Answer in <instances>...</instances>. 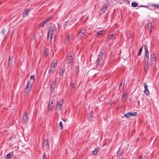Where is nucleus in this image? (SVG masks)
Instances as JSON below:
<instances>
[{
    "instance_id": "nucleus-25",
    "label": "nucleus",
    "mask_w": 159,
    "mask_h": 159,
    "mask_svg": "<svg viewBox=\"0 0 159 159\" xmlns=\"http://www.w3.org/2000/svg\"><path fill=\"white\" fill-rule=\"evenodd\" d=\"M93 114V112L92 111H90L89 113L88 114V119L89 120H90L91 119Z\"/></svg>"
},
{
    "instance_id": "nucleus-28",
    "label": "nucleus",
    "mask_w": 159,
    "mask_h": 159,
    "mask_svg": "<svg viewBox=\"0 0 159 159\" xmlns=\"http://www.w3.org/2000/svg\"><path fill=\"white\" fill-rule=\"evenodd\" d=\"M151 6L153 7H154L157 9H159V4H152Z\"/></svg>"
},
{
    "instance_id": "nucleus-47",
    "label": "nucleus",
    "mask_w": 159,
    "mask_h": 159,
    "mask_svg": "<svg viewBox=\"0 0 159 159\" xmlns=\"http://www.w3.org/2000/svg\"><path fill=\"white\" fill-rule=\"evenodd\" d=\"M61 119L63 120L64 121V122H66L67 121V120L66 119H63L62 118H61Z\"/></svg>"
},
{
    "instance_id": "nucleus-48",
    "label": "nucleus",
    "mask_w": 159,
    "mask_h": 159,
    "mask_svg": "<svg viewBox=\"0 0 159 159\" xmlns=\"http://www.w3.org/2000/svg\"><path fill=\"white\" fill-rule=\"evenodd\" d=\"M139 7H148V6H146L141 5V6H139Z\"/></svg>"
},
{
    "instance_id": "nucleus-53",
    "label": "nucleus",
    "mask_w": 159,
    "mask_h": 159,
    "mask_svg": "<svg viewBox=\"0 0 159 159\" xmlns=\"http://www.w3.org/2000/svg\"><path fill=\"white\" fill-rule=\"evenodd\" d=\"M11 139V138H9V139Z\"/></svg>"
},
{
    "instance_id": "nucleus-2",
    "label": "nucleus",
    "mask_w": 159,
    "mask_h": 159,
    "mask_svg": "<svg viewBox=\"0 0 159 159\" xmlns=\"http://www.w3.org/2000/svg\"><path fill=\"white\" fill-rule=\"evenodd\" d=\"M150 65L151 66L154 67L157 63L156 57L154 53L151 54L150 57Z\"/></svg>"
},
{
    "instance_id": "nucleus-38",
    "label": "nucleus",
    "mask_w": 159,
    "mask_h": 159,
    "mask_svg": "<svg viewBox=\"0 0 159 159\" xmlns=\"http://www.w3.org/2000/svg\"><path fill=\"white\" fill-rule=\"evenodd\" d=\"M59 125L60 129H61L63 128L62 122L61 121L60 122L59 124Z\"/></svg>"
},
{
    "instance_id": "nucleus-40",
    "label": "nucleus",
    "mask_w": 159,
    "mask_h": 159,
    "mask_svg": "<svg viewBox=\"0 0 159 159\" xmlns=\"http://www.w3.org/2000/svg\"><path fill=\"white\" fill-rule=\"evenodd\" d=\"M45 141L46 142L45 147L46 148H48L49 147L48 140H46Z\"/></svg>"
},
{
    "instance_id": "nucleus-36",
    "label": "nucleus",
    "mask_w": 159,
    "mask_h": 159,
    "mask_svg": "<svg viewBox=\"0 0 159 159\" xmlns=\"http://www.w3.org/2000/svg\"><path fill=\"white\" fill-rule=\"evenodd\" d=\"M143 50V47H141L140 48V49L139 50V52L138 53V56H139L141 55V52H142Z\"/></svg>"
},
{
    "instance_id": "nucleus-3",
    "label": "nucleus",
    "mask_w": 159,
    "mask_h": 159,
    "mask_svg": "<svg viewBox=\"0 0 159 159\" xmlns=\"http://www.w3.org/2000/svg\"><path fill=\"white\" fill-rule=\"evenodd\" d=\"M57 66L56 62L53 61L50 66V67L48 71V73L50 74L51 73H54L56 70L55 67Z\"/></svg>"
},
{
    "instance_id": "nucleus-17",
    "label": "nucleus",
    "mask_w": 159,
    "mask_h": 159,
    "mask_svg": "<svg viewBox=\"0 0 159 159\" xmlns=\"http://www.w3.org/2000/svg\"><path fill=\"white\" fill-rule=\"evenodd\" d=\"M123 152V151L120 148H119L117 152V155H116V157L119 158L120 157L121 154H122Z\"/></svg>"
},
{
    "instance_id": "nucleus-26",
    "label": "nucleus",
    "mask_w": 159,
    "mask_h": 159,
    "mask_svg": "<svg viewBox=\"0 0 159 159\" xmlns=\"http://www.w3.org/2000/svg\"><path fill=\"white\" fill-rule=\"evenodd\" d=\"M129 114L130 116H135L137 115L138 113L137 112H129Z\"/></svg>"
},
{
    "instance_id": "nucleus-19",
    "label": "nucleus",
    "mask_w": 159,
    "mask_h": 159,
    "mask_svg": "<svg viewBox=\"0 0 159 159\" xmlns=\"http://www.w3.org/2000/svg\"><path fill=\"white\" fill-rule=\"evenodd\" d=\"M116 34H111L110 36L108 39L109 40H112L116 38Z\"/></svg>"
},
{
    "instance_id": "nucleus-14",
    "label": "nucleus",
    "mask_w": 159,
    "mask_h": 159,
    "mask_svg": "<svg viewBox=\"0 0 159 159\" xmlns=\"http://www.w3.org/2000/svg\"><path fill=\"white\" fill-rule=\"evenodd\" d=\"M79 66H75L74 70L73 73L75 75H76L79 71Z\"/></svg>"
},
{
    "instance_id": "nucleus-45",
    "label": "nucleus",
    "mask_w": 159,
    "mask_h": 159,
    "mask_svg": "<svg viewBox=\"0 0 159 159\" xmlns=\"http://www.w3.org/2000/svg\"><path fill=\"white\" fill-rule=\"evenodd\" d=\"M69 23V22L68 21H66V22H65V23L64 24V27H66V26L67 24H68Z\"/></svg>"
},
{
    "instance_id": "nucleus-30",
    "label": "nucleus",
    "mask_w": 159,
    "mask_h": 159,
    "mask_svg": "<svg viewBox=\"0 0 159 159\" xmlns=\"http://www.w3.org/2000/svg\"><path fill=\"white\" fill-rule=\"evenodd\" d=\"M131 6L132 7H135L138 6V4L135 2H133L132 3Z\"/></svg>"
},
{
    "instance_id": "nucleus-29",
    "label": "nucleus",
    "mask_w": 159,
    "mask_h": 159,
    "mask_svg": "<svg viewBox=\"0 0 159 159\" xmlns=\"http://www.w3.org/2000/svg\"><path fill=\"white\" fill-rule=\"evenodd\" d=\"M48 50L46 49L43 52V54L45 56H47L48 54Z\"/></svg>"
},
{
    "instance_id": "nucleus-33",
    "label": "nucleus",
    "mask_w": 159,
    "mask_h": 159,
    "mask_svg": "<svg viewBox=\"0 0 159 159\" xmlns=\"http://www.w3.org/2000/svg\"><path fill=\"white\" fill-rule=\"evenodd\" d=\"M52 19V17H48L45 19L44 21L45 22V23H46L47 22H48L50 20Z\"/></svg>"
},
{
    "instance_id": "nucleus-7",
    "label": "nucleus",
    "mask_w": 159,
    "mask_h": 159,
    "mask_svg": "<svg viewBox=\"0 0 159 159\" xmlns=\"http://www.w3.org/2000/svg\"><path fill=\"white\" fill-rule=\"evenodd\" d=\"M55 81H53L50 84V90L51 92H53L55 88Z\"/></svg>"
},
{
    "instance_id": "nucleus-12",
    "label": "nucleus",
    "mask_w": 159,
    "mask_h": 159,
    "mask_svg": "<svg viewBox=\"0 0 159 159\" xmlns=\"http://www.w3.org/2000/svg\"><path fill=\"white\" fill-rule=\"evenodd\" d=\"M86 30L84 29L80 30L78 35V37L80 38L86 32Z\"/></svg>"
},
{
    "instance_id": "nucleus-6",
    "label": "nucleus",
    "mask_w": 159,
    "mask_h": 159,
    "mask_svg": "<svg viewBox=\"0 0 159 159\" xmlns=\"http://www.w3.org/2000/svg\"><path fill=\"white\" fill-rule=\"evenodd\" d=\"M28 114L26 112H24L23 116L22 119L23 123L25 124H26L28 122Z\"/></svg>"
},
{
    "instance_id": "nucleus-24",
    "label": "nucleus",
    "mask_w": 159,
    "mask_h": 159,
    "mask_svg": "<svg viewBox=\"0 0 159 159\" xmlns=\"http://www.w3.org/2000/svg\"><path fill=\"white\" fill-rule=\"evenodd\" d=\"M145 57L147 58V61H148L149 59V52L148 51H145Z\"/></svg>"
},
{
    "instance_id": "nucleus-16",
    "label": "nucleus",
    "mask_w": 159,
    "mask_h": 159,
    "mask_svg": "<svg viewBox=\"0 0 159 159\" xmlns=\"http://www.w3.org/2000/svg\"><path fill=\"white\" fill-rule=\"evenodd\" d=\"M46 23L44 20L38 24V26L39 28H42L45 26Z\"/></svg>"
},
{
    "instance_id": "nucleus-20",
    "label": "nucleus",
    "mask_w": 159,
    "mask_h": 159,
    "mask_svg": "<svg viewBox=\"0 0 159 159\" xmlns=\"http://www.w3.org/2000/svg\"><path fill=\"white\" fill-rule=\"evenodd\" d=\"M106 30H102L98 31L97 33V35H98V36L101 35L102 34H103L104 33L106 32Z\"/></svg>"
},
{
    "instance_id": "nucleus-37",
    "label": "nucleus",
    "mask_w": 159,
    "mask_h": 159,
    "mask_svg": "<svg viewBox=\"0 0 159 159\" xmlns=\"http://www.w3.org/2000/svg\"><path fill=\"white\" fill-rule=\"evenodd\" d=\"M124 87V84H122L121 82L120 83L119 85V89H123Z\"/></svg>"
},
{
    "instance_id": "nucleus-27",
    "label": "nucleus",
    "mask_w": 159,
    "mask_h": 159,
    "mask_svg": "<svg viewBox=\"0 0 159 159\" xmlns=\"http://www.w3.org/2000/svg\"><path fill=\"white\" fill-rule=\"evenodd\" d=\"M12 156V152H10L7 154L6 157L7 159H11Z\"/></svg>"
},
{
    "instance_id": "nucleus-41",
    "label": "nucleus",
    "mask_w": 159,
    "mask_h": 159,
    "mask_svg": "<svg viewBox=\"0 0 159 159\" xmlns=\"http://www.w3.org/2000/svg\"><path fill=\"white\" fill-rule=\"evenodd\" d=\"M129 112H127V114H124V116L127 118H129Z\"/></svg>"
},
{
    "instance_id": "nucleus-9",
    "label": "nucleus",
    "mask_w": 159,
    "mask_h": 159,
    "mask_svg": "<svg viewBox=\"0 0 159 159\" xmlns=\"http://www.w3.org/2000/svg\"><path fill=\"white\" fill-rule=\"evenodd\" d=\"M143 85L144 88V93L147 95H148L149 94V92L148 89V85L146 83H144Z\"/></svg>"
},
{
    "instance_id": "nucleus-11",
    "label": "nucleus",
    "mask_w": 159,
    "mask_h": 159,
    "mask_svg": "<svg viewBox=\"0 0 159 159\" xmlns=\"http://www.w3.org/2000/svg\"><path fill=\"white\" fill-rule=\"evenodd\" d=\"M108 4H105L103 5L101 8V10L103 11V13H104L105 11L107 10L108 7Z\"/></svg>"
},
{
    "instance_id": "nucleus-13",
    "label": "nucleus",
    "mask_w": 159,
    "mask_h": 159,
    "mask_svg": "<svg viewBox=\"0 0 159 159\" xmlns=\"http://www.w3.org/2000/svg\"><path fill=\"white\" fill-rule=\"evenodd\" d=\"M53 102H49L48 104V109L49 111H52L53 109L54 105L53 104Z\"/></svg>"
},
{
    "instance_id": "nucleus-51",
    "label": "nucleus",
    "mask_w": 159,
    "mask_h": 159,
    "mask_svg": "<svg viewBox=\"0 0 159 159\" xmlns=\"http://www.w3.org/2000/svg\"><path fill=\"white\" fill-rule=\"evenodd\" d=\"M30 0H26V1H27V2H29V1H30Z\"/></svg>"
},
{
    "instance_id": "nucleus-39",
    "label": "nucleus",
    "mask_w": 159,
    "mask_h": 159,
    "mask_svg": "<svg viewBox=\"0 0 159 159\" xmlns=\"http://www.w3.org/2000/svg\"><path fill=\"white\" fill-rule=\"evenodd\" d=\"M97 64L96 66V67H98V66L99 65L100 63V61H101V60H97Z\"/></svg>"
},
{
    "instance_id": "nucleus-4",
    "label": "nucleus",
    "mask_w": 159,
    "mask_h": 159,
    "mask_svg": "<svg viewBox=\"0 0 159 159\" xmlns=\"http://www.w3.org/2000/svg\"><path fill=\"white\" fill-rule=\"evenodd\" d=\"M32 87V83L31 81H28L25 87V92L26 94H27L31 90Z\"/></svg>"
},
{
    "instance_id": "nucleus-34",
    "label": "nucleus",
    "mask_w": 159,
    "mask_h": 159,
    "mask_svg": "<svg viewBox=\"0 0 159 159\" xmlns=\"http://www.w3.org/2000/svg\"><path fill=\"white\" fill-rule=\"evenodd\" d=\"M70 86L72 88L75 89H76V85L75 84L71 83L70 84Z\"/></svg>"
},
{
    "instance_id": "nucleus-52",
    "label": "nucleus",
    "mask_w": 159,
    "mask_h": 159,
    "mask_svg": "<svg viewBox=\"0 0 159 159\" xmlns=\"http://www.w3.org/2000/svg\"><path fill=\"white\" fill-rule=\"evenodd\" d=\"M139 138H138L137 139V140H139Z\"/></svg>"
},
{
    "instance_id": "nucleus-31",
    "label": "nucleus",
    "mask_w": 159,
    "mask_h": 159,
    "mask_svg": "<svg viewBox=\"0 0 159 159\" xmlns=\"http://www.w3.org/2000/svg\"><path fill=\"white\" fill-rule=\"evenodd\" d=\"M65 70L64 69H62V68H61L60 70V76H62L63 75L64 72Z\"/></svg>"
},
{
    "instance_id": "nucleus-22",
    "label": "nucleus",
    "mask_w": 159,
    "mask_h": 159,
    "mask_svg": "<svg viewBox=\"0 0 159 159\" xmlns=\"http://www.w3.org/2000/svg\"><path fill=\"white\" fill-rule=\"evenodd\" d=\"M148 63H146L145 64V66L144 68V70L146 72H147L148 71V70L149 69V66L148 65Z\"/></svg>"
},
{
    "instance_id": "nucleus-18",
    "label": "nucleus",
    "mask_w": 159,
    "mask_h": 159,
    "mask_svg": "<svg viewBox=\"0 0 159 159\" xmlns=\"http://www.w3.org/2000/svg\"><path fill=\"white\" fill-rule=\"evenodd\" d=\"M30 9H27L24 12L22 13V15L24 17H26L28 15V12L30 11Z\"/></svg>"
},
{
    "instance_id": "nucleus-21",
    "label": "nucleus",
    "mask_w": 159,
    "mask_h": 159,
    "mask_svg": "<svg viewBox=\"0 0 159 159\" xmlns=\"http://www.w3.org/2000/svg\"><path fill=\"white\" fill-rule=\"evenodd\" d=\"M103 53L101 51L100 53L98 55V57L97 59L101 61L102 60V58L103 57Z\"/></svg>"
},
{
    "instance_id": "nucleus-15",
    "label": "nucleus",
    "mask_w": 159,
    "mask_h": 159,
    "mask_svg": "<svg viewBox=\"0 0 159 159\" xmlns=\"http://www.w3.org/2000/svg\"><path fill=\"white\" fill-rule=\"evenodd\" d=\"M148 27V30L149 33H151L152 31V25L151 23H149L147 24Z\"/></svg>"
},
{
    "instance_id": "nucleus-1",
    "label": "nucleus",
    "mask_w": 159,
    "mask_h": 159,
    "mask_svg": "<svg viewBox=\"0 0 159 159\" xmlns=\"http://www.w3.org/2000/svg\"><path fill=\"white\" fill-rule=\"evenodd\" d=\"M57 31V29L55 25H53L49 29L48 33V40L52 41L53 38L55 39V33Z\"/></svg>"
},
{
    "instance_id": "nucleus-32",
    "label": "nucleus",
    "mask_w": 159,
    "mask_h": 159,
    "mask_svg": "<svg viewBox=\"0 0 159 159\" xmlns=\"http://www.w3.org/2000/svg\"><path fill=\"white\" fill-rule=\"evenodd\" d=\"M70 36L68 35L67 37L66 38L65 40V43L66 44L68 43L69 42V40L70 39L69 38Z\"/></svg>"
},
{
    "instance_id": "nucleus-5",
    "label": "nucleus",
    "mask_w": 159,
    "mask_h": 159,
    "mask_svg": "<svg viewBox=\"0 0 159 159\" xmlns=\"http://www.w3.org/2000/svg\"><path fill=\"white\" fill-rule=\"evenodd\" d=\"M73 57L71 55V52L69 53L67 55V64L69 65L70 63H72L73 62Z\"/></svg>"
},
{
    "instance_id": "nucleus-50",
    "label": "nucleus",
    "mask_w": 159,
    "mask_h": 159,
    "mask_svg": "<svg viewBox=\"0 0 159 159\" xmlns=\"http://www.w3.org/2000/svg\"><path fill=\"white\" fill-rule=\"evenodd\" d=\"M112 102H110L109 103V104L110 105H112Z\"/></svg>"
},
{
    "instance_id": "nucleus-46",
    "label": "nucleus",
    "mask_w": 159,
    "mask_h": 159,
    "mask_svg": "<svg viewBox=\"0 0 159 159\" xmlns=\"http://www.w3.org/2000/svg\"><path fill=\"white\" fill-rule=\"evenodd\" d=\"M30 79H33V80H34V77L33 75H31V76H30Z\"/></svg>"
},
{
    "instance_id": "nucleus-42",
    "label": "nucleus",
    "mask_w": 159,
    "mask_h": 159,
    "mask_svg": "<svg viewBox=\"0 0 159 159\" xmlns=\"http://www.w3.org/2000/svg\"><path fill=\"white\" fill-rule=\"evenodd\" d=\"M144 49L145 50V51H148V47L147 45L146 44H145L144 46Z\"/></svg>"
},
{
    "instance_id": "nucleus-54",
    "label": "nucleus",
    "mask_w": 159,
    "mask_h": 159,
    "mask_svg": "<svg viewBox=\"0 0 159 159\" xmlns=\"http://www.w3.org/2000/svg\"><path fill=\"white\" fill-rule=\"evenodd\" d=\"M123 159H125V158H123Z\"/></svg>"
},
{
    "instance_id": "nucleus-49",
    "label": "nucleus",
    "mask_w": 159,
    "mask_h": 159,
    "mask_svg": "<svg viewBox=\"0 0 159 159\" xmlns=\"http://www.w3.org/2000/svg\"><path fill=\"white\" fill-rule=\"evenodd\" d=\"M143 157L142 156H140L139 157L138 159H142V158Z\"/></svg>"
},
{
    "instance_id": "nucleus-10",
    "label": "nucleus",
    "mask_w": 159,
    "mask_h": 159,
    "mask_svg": "<svg viewBox=\"0 0 159 159\" xmlns=\"http://www.w3.org/2000/svg\"><path fill=\"white\" fill-rule=\"evenodd\" d=\"M63 99H62L61 101L59 102L57 104V107L56 108V109L60 111L61 108L62 104L63 103Z\"/></svg>"
},
{
    "instance_id": "nucleus-43",
    "label": "nucleus",
    "mask_w": 159,
    "mask_h": 159,
    "mask_svg": "<svg viewBox=\"0 0 159 159\" xmlns=\"http://www.w3.org/2000/svg\"><path fill=\"white\" fill-rule=\"evenodd\" d=\"M43 159H47L46 154L45 153H43Z\"/></svg>"
},
{
    "instance_id": "nucleus-23",
    "label": "nucleus",
    "mask_w": 159,
    "mask_h": 159,
    "mask_svg": "<svg viewBox=\"0 0 159 159\" xmlns=\"http://www.w3.org/2000/svg\"><path fill=\"white\" fill-rule=\"evenodd\" d=\"M99 151V148H95L94 150L93 151L92 154L94 155H96L98 153V151Z\"/></svg>"
},
{
    "instance_id": "nucleus-44",
    "label": "nucleus",
    "mask_w": 159,
    "mask_h": 159,
    "mask_svg": "<svg viewBox=\"0 0 159 159\" xmlns=\"http://www.w3.org/2000/svg\"><path fill=\"white\" fill-rule=\"evenodd\" d=\"M5 31H6L4 29H3L2 31V33L3 34V35H4V36L5 35Z\"/></svg>"
},
{
    "instance_id": "nucleus-35",
    "label": "nucleus",
    "mask_w": 159,
    "mask_h": 159,
    "mask_svg": "<svg viewBox=\"0 0 159 159\" xmlns=\"http://www.w3.org/2000/svg\"><path fill=\"white\" fill-rule=\"evenodd\" d=\"M127 98V95L126 94H124L122 96V99L123 101L126 100Z\"/></svg>"
},
{
    "instance_id": "nucleus-8",
    "label": "nucleus",
    "mask_w": 159,
    "mask_h": 159,
    "mask_svg": "<svg viewBox=\"0 0 159 159\" xmlns=\"http://www.w3.org/2000/svg\"><path fill=\"white\" fill-rule=\"evenodd\" d=\"M13 57L11 55L9 56L8 59V65L9 66H11L12 64L13 61Z\"/></svg>"
}]
</instances>
